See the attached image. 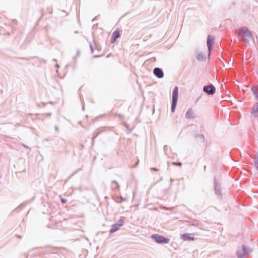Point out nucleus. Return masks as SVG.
<instances>
[{
  "instance_id": "obj_1",
  "label": "nucleus",
  "mask_w": 258,
  "mask_h": 258,
  "mask_svg": "<svg viewBox=\"0 0 258 258\" xmlns=\"http://www.w3.org/2000/svg\"><path fill=\"white\" fill-rule=\"evenodd\" d=\"M252 251L250 248L245 245L242 244L238 246L236 255L238 258H246L245 255L250 253Z\"/></svg>"
},
{
  "instance_id": "obj_2",
  "label": "nucleus",
  "mask_w": 258,
  "mask_h": 258,
  "mask_svg": "<svg viewBox=\"0 0 258 258\" xmlns=\"http://www.w3.org/2000/svg\"><path fill=\"white\" fill-rule=\"evenodd\" d=\"M178 98V87L175 86L172 91L171 111L172 113L175 112Z\"/></svg>"
},
{
  "instance_id": "obj_3",
  "label": "nucleus",
  "mask_w": 258,
  "mask_h": 258,
  "mask_svg": "<svg viewBox=\"0 0 258 258\" xmlns=\"http://www.w3.org/2000/svg\"><path fill=\"white\" fill-rule=\"evenodd\" d=\"M151 238L158 244H167L170 241V239L168 238L158 234L151 235Z\"/></svg>"
},
{
  "instance_id": "obj_4",
  "label": "nucleus",
  "mask_w": 258,
  "mask_h": 258,
  "mask_svg": "<svg viewBox=\"0 0 258 258\" xmlns=\"http://www.w3.org/2000/svg\"><path fill=\"white\" fill-rule=\"evenodd\" d=\"M214 184L215 194L217 196L218 199L221 200L222 199V194L221 193V185L216 178L214 179Z\"/></svg>"
},
{
  "instance_id": "obj_5",
  "label": "nucleus",
  "mask_w": 258,
  "mask_h": 258,
  "mask_svg": "<svg viewBox=\"0 0 258 258\" xmlns=\"http://www.w3.org/2000/svg\"><path fill=\"white\" fill-rule=\"evenodd\" d=\"M203 91L209 95H213L216 92V88L213 85L210 84L203 87Z\"/></svg>"
},
{
  "instance_id": "obj_6",
  "label": "nucleus",
  "mask_w": 258,
  "mask_h": 258,
  "mask_svg": "<svg viewBox=\"0 0 258 258\" xmlns=\"http://www.w3.org/2000/svg\"><path fill=\"white\" fill-rule=\"evenodd\" d=\"M123 224V220L120 218L119 220H118V221L114 223L112 225L111 228L109 230V234H111L113 233L114 232L117 231L119 228Z\"/></svg>"
},
{
  "instance_id": "obj_7",
  "label": "nucleus",
  "mask_w": 258,
  "mask_h": 258,
  "mask_svg": "<svg viewBox=\"0 0 258 258\" xmlns=\"http://www.w3.org/2000/svg\"><path fill=\"white\" fill-rule=\"evenodd\" d=\"M215 43V38L214 36L209 35L207 39V46L208 50L212 51L213 49L214 45Z\"/></svg>"
},
{
  "instance_id": "obj_8",
  "label": "nucleus",
  "mask_w": 258,
  "mask_h": 258,
  "mask_svg": "<svg viewBox=\"0 0 258 258\" xmlns=\"http://www.w3.org/2000/svg\"><path fill=\"white\" fill-rule=\"evenodd\" d=\"M154 75L158 78L161 79L164 77V73L162 69L155 68L153 70Z\"/></svg>"
},
{
  "instance_id": "obj_9",
  "label": "nucleus",
  "mask_w": 258,
  "mask_h": 258,
  "mask_svg": "<svg viewBox=\"0 0 258 258\" xmlns=\"http://www.w3.org/2000/svg\"><path fill=\"white\" fill-rule=\"evenodd\" d=\"M181 238L184 241H194L195 239L193 233H183Z\"/></svg>"
},
{
  "instance_id": "obj_10",
  "label": "nucleus",
  "mask_w": 258,
  "mask_h": 258,
  "mask_svg": "<svg viewBox=\"0 0 258 258\" xmlns=\"http://www.w3.org/2000/svg\"><path fill=\"white\" fill-rule=\"evenodd\" d=\"M120 36V32L118 29L114 31L111 36V42L112 43H114L116 40L119 38Z\"/></svg>"
},
{
  "instance_id": "obj_11",
  "label": "nucleus",
  "mask_w": 258,
  "mask_h": 258,
  "mask_svg": "<svg viewBox=\"0 0 258 258\" xmlns=\"http://www.w3.org/2000/svg\"><path fill=\"white\" fill-rule=\"evenodd\" d=\"M196 115L191 108H189L185 113V117L187 119H194L196 118Z\"/></svg>"
},
{
  "instance_id": "obj_12",
  "label": "nucleus",
  "mask_w": 258,
  "mask_h": 258,
  "mask_svg": "<svg viewBox=\"0 0 258 258\" xmlns=\"http://www.w3.org/2000/svg\"><path fill=\"white\" fill-rule=\"evenodd\" d=\"M242 30V34H245L247 37L248 38L252 39V36L251 32L248 30V29L246 27H242L241 28Z\"/></svg>"
},
{
  "instance_id": "obj_13",
  "label": "nucleus",
  "mask_w": 258,
  "mask_h": 258,
  "mask_svg": "<svg viewBox=\"0 0 258 258\" xmlns=\"http://www.w3.org/2000/svg\"><path fill=\"white\" fill-rule=\"evenodd\" d=\"M197 59L201 61H204L206 59V54L205 52H201L198 53Z\"/></svg>"
},
{
  "instance_id": "obj_14",
  "label": "nucleus",
  "mask_w": 258,
  "mask_h": 258,
  "mask_svg": "<svg viewBox=\"0 0 258 258\" xmlns=\"http://www.w3.org/2000/svg\"><path fill=\"white\" fill-rule=\"evenodd\" d=\"M195 138L199 142L204 143L205 142V136L202 134H197L195 136Z\"/></svg>"
},
{
  "instance_id": "obj_15",
  "label": "nucleus",
  "mask_w": 258,
  "mask_h": 258,
  "mask_svg": "<svg viewBox=\"0 0 258 258\" xmlns=\"http://www.w3.org/2000/svg\"><path fill=\"white\" fill-rule=\"evenodd\" d=\"M250 112L251 113L254 114L255 116L258 117V102L256 103L254 107H253Z\"/></svg>"
},
{
  "instance_id": "obj_16",
  "label": "nucleus",
  "mask_w": 258,
  "mask_h": 258,
  "mask_svg": "<svg viewBox=\"0 0 258 258\" xmlns=\"http://www.w3.org/2000/svg\"><path fill=\"white\" fill-rule=\"evenodd\" d=\"M251 90L258 99V86L251 87Z\"/></svg>"
},
{
  "instance_id": "obj_17",
  "label": "nucleus",
  "mask_w": 258,
  "mask_h": 258,
  "mask_svg": "<svg viewBox=\"0 0 258 258\" xmlns=\"http://www.w3.org/2000/svg\"><path fill=\"white\" fill-rule=\"evenodd\" d=\"M253 161L254 162L255 167L258 170V152L255 155V158H253Z\"/></svg>"
},
{
  "instance_id": "obj_18",
  "label": "nucleus",
  "mask_w": 258,
  "mask_h": 258,
  "mask_svg": "<svg viewBox=\"0 0 258 258\" xmlns=\"http://www.w3.org/2000/svg\"><path fill=\"white\" fill-rule=\"evenodd\" d=\"M172 164L174 165V166H181L182 163L180 162H173L172 163Z\"/></svg>"
},
{
  "instance_id": "obj_19",
  "label": "nucleus",
  "mask_w": 258,
  "mask_h": 258,
  "mask_svg": "<svg viewBox=\"0 0 258 258\" xmlns=\"http://www.w3.org/2000/svg\"><path fill=\"white\" fill-rule=\"evenodd\" d=\"M89 46H90L91 53H93L94 52V47H93L92 44L91 43H90Z\"/></svg>"
},
{
  "instance_id": "obj_20",
  "label": "nucleus",
  "mask_w": 258,
  "mask_h": 258,
  "mask_svg": "<svg viewBox=\"0 0 258 258\" xmlns=\"http://www.w3.org/2000/svg\"><path fill=\"white\" fill-rule=\"evenodd\" d=\"M49 253V252H47V251H43L42 253H40L38 254V255L40 256H41L42 254H48ZM50 253H54V252H50Z\"/></svg>"
},
{
  "instance_id": "obj_21",
  "label": "nucleus",
  "mask_w": 258,
  "mask_h": 258,
  "mask_svg": "<svg viewBox=\"0 0 258 258\" xmlns=\"http://www.w3.org/2000/svg\"><path fill=\"white\" fill-rule=\"evenodd\" d=\"M112 183H114V184H116V188H117V189H118V188H119V184H118V182H117V181H115V180H113V181H112Z\"/></svg>"
},
{
  "instance_id": "obj_22",
  "label": "nucleus",
  "mask_w": 258,
  "mask_h": 258,
  "mask_svg": "<svg viewBox=\"0 0 258 258\" xmlns=\"http://www.w3.org/2000/svg\"><path fill=\"white\" fill-rule=\"evenodd\" d=\"M61 202L62 204H66L67 202V200L66 199L61 198Z\"/></svg>"
},
{
  "instance_id": "obj_23",
  "label": "nucleus",
  "mask_w": 258,
  "mask_h": 258,
  "mask_svg": "<svg viewBox=\"0 0 258 258\" xmlns=\"http://www.w3.org/2000/svg\"><path fill=\"white\" fill-rule=\"evenodd\" d=\"M150 170H153L154 171H159V169L158 168H156L155 167H152V168H150Z\"/></svg>"
},
{
  "instance_id": "obj_24",
  "label": "nucleus",
  "mask_w": 258,
  "mask_h": 258,
  "mask_svg": "<svg viewBox=\"0 0 258 258\" xmlns=\"http://www.w3.org/2000/svg\"><path fill=\"white\" fill-rule=\"evenodd\" d=\"M211 51H209V50H208V59H210V58L211 55Z\"/></svg>"
},
{
  "instance_id": "obj_25",
  "label": "nucleus",
  "mask_w": 258,
  "mask_h": 258,
  "mask_svg": "<svg viewBox=\"0 0 258 258\" xmlns=\"http://www.w3.org/2000/svg\"><path fill=\"white\" fill-rule=\"evenodd\" d=\"M101 55H94L92 57L93 58H99L101 56Z\"/></svg>"
},
{
  "instance_id": "obj_26",
  "label": "nucleus",
  "mask_w": 258,
  "mask_h": 258,
  "mask_svg": "<svg viewBox=\"0 0 258 258\" xmlns=\"http://www.w3.org/2000/svg\"><path fill=\"white\" fill-rule=\"evenodd\" d=\"M95 48H96V49L98 51H100V49H99L98 47V46L96 44V43H95Z\"/></svg>"
},
{
  "instance_id": "obj_27",
  "label": "nucleus",
  "mask_w": 258,
  "mask_h": 258,
  "mask_svg": "<svg viewBox=\"0 0 258 258\" xmlns=\"http://www.w3.org/2000/svg\"><path fill=\"white\" fill-rule=\"evenodd\" d=\"M96 136H95V137H93V138H92V145H93V144H94V139L96 138Z\"/></svg>"
},
{
  "instance_id": "obj_28",
  "label": "nucleus",
  "mask_w": 258,
  "mask_h": 258,
  "mask_svg": "<svg viewBox=\"0 0 258 258\" xmlns=\"http://www.w3.org/2000/svg\"><path fill=\"white\" fill-rule=\"evenodd\" d=\"M97 17H95V18H94L92 20V22H94L95 20H97Z\"/></svg>"
},
{
  "instance_id": "obj_29",
  "label": "nucleus",
  "mask_w": 258,
  "mask_h": 258,
  "mask_svg": "<svg viewBox=\"0 0 258 258\" xmlns=\"http://www.w3.org/2000/svg\"><path fill=\"white\" fill-rule=\"evenodd\" d=\"M49 246H45V247H40V248H42V249H44L46 247H49Z\"/></svg>"
},
{
  "instance_id": "obj_30",
  "label": "nucleus",
  "mask_w": 258,
  "mask_h": 258,
  "mask_svg": "<svg viewBox=\"0 0 258 258\" xmlns=\"http://www.w3.org/2000/svg\"><path fill=\"white\" fill-rule=\"evenodd\" d=\"M22 145H23L24 147H25V148H29V147L28 146H26V145H24V144H22Z\"/></svg>"
},
{
  "instance_id": "obj_31",
  "label": "nucleus",
  "mask_w": 258,
  "mask_h": 258,
  "mask_svg": "<svg viewBox=\"0 0 258 258\" xmlns=\"http://www.w3.org/2000/svg\"><path fill=\"white\" fill-rule=\"evenodd\" d=\"M55 130L56 131H57L58 130V126H55Z\"/></svg>"
},
{
  "instance_id": "obj_32",
  "label": "nucleus",
  "mask_w": 258,
  "mask_h": 258,
  "mask_svg": "<svg viewBox=\"0 0 258 258\" xmlns=\"http://www.w3.org/2000/svg\"><path fill=\"white\" fill-rule=\"evenodd\" d=\"M120 199H121V202H123L125 201V199L123 198L122 197H121Z\"/></svg>"
},
{
  "instance_id": "obj_33",
  "label": "nucleus",
  "mask_w": 258,
  "mask_h": 258,
  "mask_svg": "<svg viewBox=\"0 0 258 258\" xmlns=\"http://www.w3.org/2000/svg\"><path fill=\"white\" fill-rule=\"evenodd\" d=\"M51 113H47V116H50V115H51Z\"/></svg>"
},
{
  "instance_id": "obj_34",
  "label": "nucleus",
  "mask_w": 258,
  "mask_h": 258,
  "mask_svg": "<svg viewBox=\"0 0 258 258\" xmlns=\"http://www.w3.org/2000/svg\"><path fill=\"white\" fill-rule=\"evenodd\" d=\"M119 117H122V115L119 114L117 115Z\"/></svg>"
},
{
  "instance_id": "obj_35",
  "label": "nucleus",
  "mask_w": 258,
  "mask_h": 258,
  "mask_svg": "<svg viewBox=\"0 0 258 258\" xmlns=\"http://www.w3.org/2000/svg\"><path fill=\"white\" fill-rule=\"evenodd\" d=\"M79 53H80V51L79 50H78L77 51V54L79 55Z\"/></svg>"
},
{
  "instance_id": "obj_36",
  "label": "nucleus",
  "mask_w": 258,
  "mask_h": 258,
  "mask_svg": "<svg viewBox=\"0 0 258 258\" xmlns=\"http://www.w3.org/2000/svg\"><path fill=\"white\" fill-rule=\"evenodd\" d=\"M17 236L19 238H21V236H20V235H17Z\"/></svg>"
},
{
  "instance_id": "obj_37",
  "label": "nucleus",
  "mask_w": 258,
  "mask_h": 258,
  "mask_svg": "<svg viewBox=\"0 0 258 258\" xmlns=\"http://www.w3.org/2000/svg\"><path fill=\"white\" fill-rule=\"evenodd\" d=\"M53 60H54L55 61H57V60H56V59H54Z\"/></svg>"
},
{
  "instance_id": "obj_38",
  "label": "nucleus",
  "mask_w": 258,
  "mask_h": 258,
  "mask_svg": "<svg viewBox=\"0 0 258 258\" xmlns=\"http://www.w3.org/2000/svg\"><path fill=\"white\" fill-rule=\"evenodd\" d=\"M206 166H204V169H205V170L206 169Z\"/></svg>"
},
{
  "instance_id": "obj_39",
  "label": "nucleus",
  "mask_w": 258,
  "mask_h": 258,
  "mask_svg": "<svg viewBox=\"0 0 258 258\" xmlns=\"http://www.w3.org/2000/svg\"><path fill=\"white\" fill-rule=\"evenodd\" d=\"M170 181H171V182H172V181H173V180H172V179H170Z\"/></svg>"
}]
</instances>
